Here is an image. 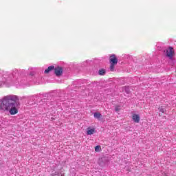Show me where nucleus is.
Returning <instances> with one entry per match:
<instances>
[{"instance_id":"1","label":"nucleus","mask_w":176,"mask_h":176,"mask_svg":"<svg viewBox=\"0 0 176 176\" xmlns=\"http://www.w3.org/2000/svg\"><path fill=\"white\" fill-rule=\"evenodd\" d=\"M14 102H17V96H6L4 98L0 100V111L3 112L9 111Z\"/></svg>"},{"instance_id":"2","label":"nucleus","mask_w":176,"mask_h":176,"mask_svg":"<svg viewBox=\"0 0 176 176\" xmlns=\"http://www.w3.org/2000/svg\"><path fill=\"white\" fill-rule=\"evenodd\" d=\"M19 105H20V99H19V97L16 96V102H12L11 107H10V109L8 110L10 115H16L19 113V110L16 108V107H19Z\"/></svg>"},{"instance_id":"3","label":"nucleus","mask_w":176,"mask_h":176,"mask_svg":"<svg viewBox=\"0 0 176 176\" xmlns=\"http://www.w3.org/2000/svg\"><path fill=\"white\" fill-rule=\"evenodd\" d=\"M109 60L110 63L109 70L113 72L115 71V66L118 64V57L116 55L112 54L109 56Z\"/></svg>"},{"instance_id":"4","label":"nucleus","mask_w":176,"mask_h":176,"mask_svg":"<svg viewBox=\"0 0 176 176\" xmlns=\"http://www.w3.org/2000/svg\"><path fill=\"white\" fill-rule=\"evenodd\" d=\"M175 54V52H174V48L172 47H169L168 49H166V57L170 58H173L174 57V55Z\"/></svg>"},{"instance_id":"5","label":"nucleus","mask_w":176,"mask_h":176,"mask_svg":"<svg viewBox=\"0 0 176 176\" xmlns=\"http://www.w3.org/2000/svg\"><path fill=\"white\" fill-rule=\"evenodd\" d=\"M54 71L56 76H61V75H63V67L60 66H57L54 67Z\"/></svg>"},{"instance_id":"6","label":"nucleus","mask_w":176,"mask_h":176,"mask_svg":"<svg viewBox=\"0 0 176 176\" xmlns=\"http://www.w3.org/2000/svg\"><path fill=\"white\" fill-rule=\"evenodd\" d=\"M132 119L135 123H140V118L138 114H133Z\"/></svg>"},{"instance_id":"7","label":"nucleus","mask_w":176,"mask_h":176,"mask_svg":"<svg viewBox=\"0 0 176 176\" xmlns=\"http://www.w3.org/2000/svg\"><path fill=\"white\" fill-rule=\"evenodd\" d=\"M95 132H96V129L88 128L87 130V135H91L94 134Z\"/></svg>"},{"instance_id":"8","label":"nucleus","mask_w":176,"mask_h":176,"mask_svg":"<svg viewBox=\"0 0 176 176\" xmlns=\"http://www.w3.org/2000/svg\"><path fill=\"white\" fill-rule=\"evenodd\" d=\"M101 114L98 112H96L94 113V118L98 119V120H101Z\"/></svg>"},{"instance_id":"9","label":"nucleus","mask_w":176,"mask_h":176,"mask_svg":"<svg viewBox=\"0 0 176 176\" xmlns=\"http://www.w3.org/2000/svg\"><path fill=\"white\" fill-rule=\"evenodd\" d=\"M53 69L54 70V66H49L48 68L46 69L44 72L45 74H49V72H50V71H53Z\"/></svg>"},{"instance_id":"10","label":"nucleus","mask_w":176,"mask_h":176,"mask_svg":"<svg viewBox=\"0 0 176 176\" xmlns=\"http://www.w3.org/2000/svg\"><path fill=\"white\" fill-rule=\"evenodd\" d=\"M98 74H99V75H100V76H104V75H105V69H100L99 72H98Z\"/></svg>"},{"instance_id":"11","label":"nucleus","mask_w":176,"mask_h":176,"mask_svg":"<svg viewBox=\"0 0 176 176\" xmlns=\"http://www.w3.org/2000/svg\"><path fill=\"white\" fill-rule=\"evenodd\" d=\"M101 151V146H96L95 147V152H100Z\"/></svg>"},{"instance_id":"12","label":"nucleus","mask_w":176,"mask_h":176,"mask_svg":"<svg viewBox=\"0 0 176 176\" xmlns=\"http://www.w3.org/2000/svg\"><path fill=\"white\" fill-rule=\"evenodd\" d=\"M160 112H161V113H164V112H166V109L163 107H160Z\"/></svg>"},{"instance_id":"13","label":"nucleus","mask_w":176,"mask_h":176,"mask_svg":"<svg viewBox=\"0 0 176 176\" xmlns=\"http://www.w3.org/2000/svg\"><path fill=\"white\" fill-rule=\"evenodd\" d=\"M120 110V109L119 108V106H116V112H118Z\"/></svg>"}]
</instances>
